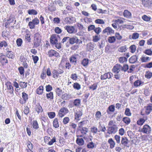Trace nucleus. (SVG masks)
I'll use <instances>...</instances> for the list:
<instances>
[{"instance_id": "47", "label": "nucleus", "mask_w": 152, "mask_h": 152, "mask_svg": "<svg viewBox=\"0 0 152 152\" xmlns=\"http://www.w3.org/2000/svg\"><path fill=\"white\" fill-rule=\"evenodd\" d=\"M139 37V34L137 33H134L132 35V39H136L138 38Z\"/></svg>"}, {"instance_id": "3", "label": "nucleus", "mask_w": 152, "mask_h": 152, "mask_svg": "<svg viewBox=\"0 0 152 152\" xmlns=\"http://www.w3.org/2000/svg\"><path fill=\"white\" fill-rule=\"evenodd\" d=\"M82 43V41L79 40L77 37L76 36H73L72 38L70 37L69 43L70 44L72 45L74 43L77 44L78 43L80 44Z\"/></svg>"}, {"instance_id": "34", "label": "nucleus", "mask_w": 152, "mask_h": 152, "mask_svg": "<svg viewBox=\"0 0 152 152\" xmlns=\"http://www.w3.org/2000/svg\"><path fill=\"white\" fill-rule=\"evenodd\" d=\"M115 38L114 36L109 37L108 38V41L110 43H113L115 41Z\"/></svg>"}, {"instance_id": "27", "label": "nucleus", "mask_w": 152, "mask_h": 152, "mask_svg": "<svg viewBox=\"0 0 152 152\" xmlns=\"http://www.w3.org/2000/svg\"><path fill=\"white\" fill-rule=\"evenodd\" d=\"M89 60L87 58L84 59L81 61V64L84 66H86L88 65Z\"/></svg>"}, {"instance_id": "60", "label": "nucleus", "mask_w": 152, "mask_h": 152, "mask_svg": "<svg viewBox=\"0 0 152 152\" xmlns=\"http://www.w3.org/2000/svg\"><path fill=\"white\" fill-rule=\"evenodd\" d=\"M32 21L34 25H37L39 23V20L37 18H36L33 19Z\"/></svg>"}, {"instance_id": "26", "label": "nucleus", "mask_w": 152, "mask_h": 152, "mask_svg": "<svg viewBox=\"0 0 152 152\" xmlns=\"http://www.w3.org/2000/svg\"><path fill=\"white\" fill-rule=\"evenodd\" d=\"M123 121L125 124H129L131 122V120L130 118L127 117L123 118Z\"/></svg>"}, {"instance_id": "2", "label": "nucleus", "mask_w": 152, "mask_h": 152, "mask_svg": "<svg viewBox=\"0 0 152 152\" xmlns=\"http://www.w3.org/2000/svg\"><path fill=\"white\" fill-rule=\"evenodd\" d=\"M59 36L56 34H53L51 35L50 39V42L53 45L56 44L58 42V40L60 39Z\"/></svg>"}, {"instance_id": "31", "label": "nucleus", "mask_w": 152, "mask_h": 152, "mask_svg": "<svg viewBox=\"0 0 152 152\" xmlns=\"http://www.w3.org/2000/svg\"><path fill=\"white\" fill-rule=\"evenodd\" d=\"M28 13L29 15H36L37 14V12L36 10L32 9L28 10Z\"/></svg>"}, {"instance_id": "15", "label": "nucleus", "mask_w": 152, "mask_h": 152, "mask_svg": "<svg viewBox=\"0 0 152 152\" xmlns=\"http://www.w3.org/2000/svg\"><path fill=\"white\" fill-rule=\"evenodd\" d=\"M65 21L69 24L72 23L74 22V18L72 17H66L65 18Z\"/></svg>"}, {"instance_id": "50", "label": "nucleus", "mask_w": 152, "mask_h": 152, "mask_svg": "<svg viewBox=\"0 0 152 152\" xmlns=\"http://www.w3.org/2000/svg\"><path fill=\"white\" fill-rule=\"evenodd\" d=\"M7 46V42L5 41H3L0 43V49H1L3 46L6 47Z\"/></svg>"}, {"instance_id": "63", "label": "nucleus", "mask_w": 152, "mask_h": 152, "mask_svg": "<svg viewBox=\"0 0 152 152\" xmlns=\"http://www.w3.org/2000/svg\"><path fill=\"white\" fill-rule=\"evenodd\" d=\"M94 31L97 35L99 34V33L101 31V29L100 27H98L97 28H95Z\"/></svg>"}, {"instance_id": "42", "label": "nucleus", "mask_w": 152, "mask_h": 152, "mask_svg": "<svg viewBox=\"0 0 152 152\" xmlns=\"http://www.w3.org/2000/svg\"><path fill=\"white\" fill-rule=\"evenodd\" d=\"M142 83V82L141 81L137 80L134 83V85L135 87H137L140 86Z\"/></svg>"}, {"instance_id": "46", "label": "nucleus", "mask_w": 152, "mask_h": 152, "mask_svg": "<svg viewBox=\"0 0 152 152\" xmlns=\"http://www.w3.org/2000/svg\"><path fill=\"white\" fill-rule=\"evenodd\" d=\"M33 128L35 129H37L39 128L38 124L37 121H34L33 124Z\"/></svg>"}, {"instance_id": "28", "label": "nucleus", "mask_w": 152, "mask_h": 152, "mask_svg": "<svg viewBox=\"0 0 152 152\" xmlns=\"http://www.w3.org/2000/svg\"><path fill=\"white\" fill-rule=\"evenodd\" d=\"M128 139L126 137H123L122 138L121 140V144L125 146L128 143Z\"/></svg>"}, {"instance_id": "8", "label": "nucleus", "mask_w": 152, "mask_h": 152, "mask_svg": "<svg viewBox=\"0 0 152 152\" xmlns=\"http://www.w3.org/2000/svg\"><path fill=\"white\" fill-rule=\"evenodd\" d=\"M68 112V110L65 107H63L61 109L58 113V115L59 117H63L66 113Z\"/></svg>"}, {"instance_id": "18", "label": "nucleus", "mask_w": 152, "mask_h": 152, "mask_svg": "<svg viewBox=\"0 0 152 152\" xmlns=\"http://www.w3.org/2000/svg\"><path fill=\"white\" fill-rule=\"evenodd\" d=\"M72 96L71 94H65L62 96V99L64 100L69 99L71 98Z\"/></svg>"}, {"instance_id": "14", "label": "nucleus", "mask_w": 152, "mask_h": 152, "mask_svg": "<svg viewBox=\"0 0 152 152\" xmlns=\"http://www.w3.org/2000/svg\"><path fill=\"white\" fill-rule=\"evenodd\" d=\"M142 3L145 7L150 6L152 4V0H142Z\"/></svg>"}, {"instance_id": "56", "label": "nucleus", "mask_w": 152, "mask_h": 152, "mask_svg": "<svg viewBox=\"0 0 152 152\" xmlns=\"http://www.w3.org/2000/svg\"><path fill=\"white\" fill-rule=\"evenodd\" d=\"M144 53L148 55H152V51L150 49L145 50L144 51Z\"/></svg>"}, {"instance_id": "23", "label": "nucleus", "mask_w": 152, "mask_h": 152, "mask_svg": "<svg viewBox=\"0 0 152 152\" xmlns=\"http://www.w3.org/2000/svg\"><path fill=\"white\" fill-rule=\"evenodd\" d=\"M53 4H58L60 6H63V3L61 2V0H51Z\"/></svg>"}, {"instance_id": "33", "label": "nucleus", "mask_w": 152, "mask_h": 152, "mask_svg": "<svg viewBox=\"0 0 152 152\" xmlns=\"http://www.w3.org/2000/svg\"><path fill=\"white\" fill-rule=\"evenodd\" d=\"M101 116V113L100 111H97L96 112L95 115V116L97 120L99 119Z\"/></svg>"}, {"instance_id": "21", "label": "nucleus", "mask_w": 152, "mask_h": 152, "mask_svg": "<svg viewBox=\"0 0 152 152\" xmlns=\"http://www.w3.org/2000/svg\"><path fill=\"white\" fill-rule=\"evenodd\" d=\"M44 88L43 86H41L37 89L36 92L37 94L39 95H41L43 93Z\"/></svg>"}, {"instance_id": "52", "label": "nucleus", "mask_w": 152, "mask_h": 152, "mask_svg": "<svg viewBox=\"0 0 152 152\" xmlns=\"http://www.w3.org/2000/svg\"><path fill=\"white\" fill-rule=\"evenodd\" d=\"M129 48L131 50V52L133 53L135 51L136 47L134 45H132Z\"/></svg>"}, {"instance_id": "32", "label": "nucleus", "mask_w": 152, "mask_h": 152, "mask_svg": "<svg viewBox=\"0 0 152 152\" xmlns=\"http://www.w3.org/2000/svg\"><path fill=\"white\" fill-rule=\"evenodd\" d=\"M46 97L48 99H53V92H50L46 94Z\"/></svg>"}, {"instance_id": "49", "label": "nucleus", "mask_w": 152, "mask_h": 152, "mask_svg": "<svg viewBox=\"0 0 152 152\" xmlns=\"http://www.w3.org/2000/svg\"><path fill=\"white\" fill-rule=\"evenodd\" d=\"M0 59L1 61L5 63H7V60L4 55H1L0 56Z\"/></svg>"}, {"instance_id": "25", "label": "nucleus", "mask_w": 152, "mask_h": 152, "mask_svg": "<svg viewBox=\"0 0 152 152\" xmlns=\"http://www.w3.org/2000/svg\"><path fill=\"white\" fill-rule=\"evenodd\" d=\"M73 104L75 106L78 107L80 105V99H75L73 102Z\"/></svg>"}, {"instance_id": "20", "label": "nucleus", "mask_w": 152, "mask_h": 152, "mask_svg": "<svg viewBox=\"0 0 152 152\" xmlns=\"http://www.w3.org/2000/svg\"><path fill=\"white\" fill-rule=\"evenodd\" d=\"M124 15L125 17L129 18L131 16V13L129 11L127 10H125L124 12Z\"/></svg>"}, {"instance_id": "24", "label": "nucleus", "mask_w": 152, "mask_h": 152, "mask_svg": "<svg viewBox=\"0 0 152 152\" xmlns=\"http://www.w3.org/2000/svg\"><path fill=\"white\" fill-rule=\"evenodd\" d=\"M94 45L91 43H89L87 45V50L88 51H91V50H94Z\"/></svg>"}, {"instance_id": "54", "label": "nucleus", "mask_w": 152, "mask_h": 152, "mask_svg": "<svg viewBox=\"0 0 152 152\" xmlns=\"http://www.w3.org/2000/svg\"><path fill=\"white\" fill-rule=\"evenodd\" d=\"M54 31L57 34H60L62 32V30L59 27H56L54 29Z\"/></svg>"}, {"instance_id": "11", "label": "nucleus", "mask_w": 152, "mask_h": 152, "mask_svg": "<svg viewBox=\"0 0 152 152\" xmlns=\"http://www.w3.org/2000/svg\"><path fill=\"white\" fill-rule=\"evenodd\" d=\"M48 55L49 57H52L55 56L56 57H59V54L56 51L52 50H49L48 51Z\"/></svg>"}, {"instance_id": "44", "label": "nucleus", "mask_w": 152, "mask_h": 152, "mask_svg": "<svg viewBox=\"0 0 152 152\" xmlns=\"http://www.w3.org/2000/svg\"><path fill=\"white\" fill-rule=\"evenodd\" d=\"M140 59L142 62H146L150 60V58L149 57H145L144 56H142Z\"/></svg>"}, {"instance_id": "48", "label": "nucleus", "mask_w": 152, "mask_h": 152, "mask_svg": "<svg viewBox=\"0 0 152 152\" xmlns=\"http://www.w3.org/2000/svg\"><path fill=\"white\" fill-rule=\"evenodd\" d=\"M22 97L24 100L25 101V103L26 100L28 99V95L25 92H23L22 93Z\"/></svg>"}, {"instance_id": "12", "label": "nucleus", "mask_w": 152, "mask_h": 152, "mask_svg": "<svg viewBox=\"0 0 152 152\" xmlns=\"http://www.w3.org/2000/svg\"><path fill=\"white\" fill-rule=\"evenodd\" d=\"M83 115L82 110H80L76 111L75 113V119L79 120V118Z\"/></svg>"}, {"instance_id": "57", "label": "nucleus", "mask_w": 152, "mask_h": 152, "mask_svg": "<svg viewBox=\"0 0 152 152\" xmlns=\"http://www.w3.org/2000/svg\"><path fill=\"white\" fill-rule=\"evenodd\" d=\"M145 122V120L143 119V118H141L137 121V124L138 125H142L144 124Z\"/></svg>"}, {"instance_id": "10", "label": "nucleus", "mask_w": 152, "mask_h": 152, "mask_svg": "<svg viewBox=\"0 0 152 152\" xmlns=\"http://www.w3.org/2000/svg\"><path fill=\"white\" fill-rule=\"evenodd\" d=\"M113 75V74L111 72H109L105 73L103 75H102L101 79L102 80L106 79L107 78L110 79Z\"/></svg>"}, {"instance_id": "45", "label": "nucleus", "mask_w": 152, "mask_h": 152, "mask_svg": "<svg viewBox=\"0 0 152 152\" xmlns=\"http://www.w3.org/2000/svg\"><path fill=\"white\" fill-rule=\"evenodd\" d=\"M95 22L97 24H104V21L102 19H97L95 20Z\"/></svg>"}, {"instance_id": "58", "label": "nucleus", "mask_w": 152, "mask_h": 152, "mask_svg": "<svg viewBox=\"0 0 152 152\" xmlns=\"http://www.w3.org/2000/svg\"><path fill=\"white\" fill-rule=\"evenodd\" d=\"M48 115L50 118H53L55 116V113L54 112H48Z\"/></svg>"}, {"instance_id": "39", "label": "nucleus", "mask_w": 152, "mask_h": 152, "mask_svg": "<svg viewBox=\"0 0 152 152\" xmlns=\"http://www.w3.org/2000/svg\"><path fill=\"white\" fill-rule=\"evenodd\" d=\"M91 132L94 133V134H96L97 133V132H100V130L98 131L97 128L95 126H93L92 127L91 129Z\"/></svg>"}, {"instance_id": "30", "label": "nucleus", "mask_w": 152, "mask_h": 152, "mask_svg": "<svg viewBox=\"0 0 152 152\" xmlns=\"http://www.w3.org/2000/svg\"><path fill=\"white\" fill-rule=\"evenodd\" d=\"M120 67H113L112 71L115 74H118L121 69Z\"/></svg>"}, {"instance_id": "40", "label": "nucleus", "mask_w": 152, "mask_h": 152, "mask_svg": "<svg viewBox=\"0 0 152 152\" xmlns=\"http://www.w3.org/2000/svg\"><path fill=\"white\" fill-rule=\"evenodd\" d=\"M126 46H122L120 47L118 49V51L121 52H125L126 50Z\"/></svg>"}, {"instance_id": "62", "label": "nucleus", "mask_w": 152, "mask_h": 152, "mask_svg": "<svg viewBox=\"0 0 152 152\" xmlns=\"http://www.w3.org/2000/svg\"><path fill=\"white\" fill-rule=\"evenodd\" d=\"M17 45L18 46H20L22 43V40L20 38H18L16 40Z\"/></svg>"}, {"instance_id": "36", "label": "nucleus", "mask_w": 152, "mask_h": 152, "mask_svg": "<svg viewBox=\"0 0 152 152\" xmlns=\"http://www.w3.org/2000/svg\"><path fill=\"white\" fill-rule=\"evenodd\" d=\"M73 87L75 89H76L77 90H79L81 88L80 85L77 83H74Z\"/></svg>"}, {"instance_id": "38", "label": "nucleus", "mask_w": 152, "mask_h": 152, "mask_svg": "<svg viewBox=\"0 0 152 152\" xmlns=\"http://www.w3.org/2000/svg\"><path fill=\"white\" fill-rule=\"evenodd\" d=\"M93 40L94 42H97L100 39V36H98L97 35H96L95 36H93Z\"/></svg>"}, {"instance_id": "13", "label": "nucleus", "mask_w": 152, "mask_h": 152, "mask_svg": "<svg viewBox=\"0 0 152 152\" xmlns=\"http://www.w3.org/2000/svg\"><path fill=\"white\" fill-rule=\"evenodd\" d=\"M145 112L146 115H149L152 110V104L150 103L148 104L145 107Z\"/></svg>"}, {"instance_id": "51", "label": "nucleus", "mask_w": 152, "mask_h": 152, "mask_svg": "<svg viewBox=\"0 0 152 152\" xmlns=\"http://www.w3.org/2000/svg\"><path fill=\"white\" fill-rule=\"evenodd\" d=\"M70 37H64L62 39L61 42L62 43H64L66 42H69Z\"/></svg>"}, {"instance_id": "43", "label": "nucleus", "mask_w": 152, "mask_h": 152, "mask_svg": "<svg viewBox=\"0 0 152 152\" xmlns=\"http://www.w3.org/2000/svg\"><path fill=\"white\" fill-rule=\"evenodd\" d=\"M97 86V85L96 83H94L93 85L89 87V89H92V90L94 91L96 89Z\"/></svg>"}, {"instance_id": "9", "label": "nucleus", "mask_w": 152, "mask_h": 152, "mask_svg": "<svg viewBox=\"0 0 152 152\" xmlns=\"http://www.w3.org/2000/svg\"><path fill=\"white\" fill-rule=\"evenodd\" d=\"M47 140H48L49 141L48 142L47 141L48 144L50 145H52L53 143L56 142V138L55 137H53L52 139H50V137L46 136L44 139V141L46 143Z\"/></svg>"}, {"instance_id": "4", "label": "nucleus", "mask_w": 152, "mask_h": 152, "mask_svg": "<svg viewBox=\"0 0 152 152\" xmlns=\"http://www.w3.org/2000/svg\"><path fill=\"white\" fill-rule=\"evenodd\" d=\"M107 133L109 134L115 133L117 131V128L115 125L107 127Z\"/></svg>"}, {"instance_id": "61", "label": "nucleus", "mask_w": 152, "mask_h": 152, "mask_svg": "<svg viewBox=\"0 0 152 152\" xmlns=\"http://www.w3.org/2000/svg\"><path fill=\"white\" fill-rule=\"evenodd\" d=\"M119 61L120 63H123L125 61H127V59L125 57H120L119 58Z\"/></svg>"}, {"instance_id": "7", "label": "nucleus", "mask_w": 152, "mask_h": 152, "mask_svg": "<svg viewBox=\"0 0 152 152\" xmlns=\"http://www.w3.org/2000/svg\"><path fill=\"white\" fill-rule=\"evenodd\" d=\"M151 128L147 124L144 125L141 130L142 132L146 134H149L151 133Z\"/></svg>"}, {"instance_id": "17", "label": "nucleus", "mask_w": 152, "mask_h": 152, "mask_svg": "<svg viewBox=\"0 0 152 152\" xmlns=\"http://www.w3.org/2000/svg\"><path fill=\"white\" fill-rule=\"evenodd\" d=\"M6 55L9 58H13L15 57L13 53L11 51H8L7 52H6Z\"/></svg>"}, {"instance_id": "55", "label": "nucleus", "mask_w": 152, "mask_h": 152, "mask_svg": "<svg viewBox=\"0 0 152 152\" xmlns=\"http://www.w3.org/2000/svg\"><path fill=\"white\" fill-rule=\"evenodd\" d=\"M142 18L145 21H149L151 19L150 17H148L146 15H144L142 17Z\"/></svg>"}, {"instance_id": "22", "label": "nucleus", "mask_w": 152, "mask_h": 152, "mask_svg": "<svg viewBox=\"0 0 152 152\" xmlns=\"http://www.w3.org/2000/svg\"><path fill=\"white\" fill-rule=\"evenodd\" d=\"M108 142L110 144V148H113L115 146V143L112 138L109 139Z\"/></svg>"}, {"instance_id": "19", "label": "nucleus", "mask_w": 152, "mask_h": 152, "mask_svg": "<svg viewBox=\"0 0 152 152\" xmlns=\"http://www.w3.org/2000/svg\"><path fill=\"white\" fill-rule=\"evenodd\" d=\"M137 60V58L136 56L134 55L132 56L129 59V62L131 63H134Z\"/></svg>"}, {"instance_id": "64", "label": "nucleus", "mask_w": 152, "mask_h": 152, "mask_svg": "<svg viewBox=\"0 0 152 152\" xmlns=\"http://www.w3.org/2000/svg\"><path fill=\"white\" fill-rule=\"evenodd\" d=\"M45 87L46 91L47 92L51 91L53 89L52 86L50 85L46 86Z\"/></svg>"}, {"instance_id": "1", "label": "nucleus", "mask_w": 152, "mask_h": 152, "mask_svg": "<svg viewBox=\"0 0 152 152\" xmlns=\"http://www.w3.org/2000/svg\"><path fill=\"white\" fill-rule=\"evenodd\" d=\"M34 47L37 48L39 46L41 42V37L38 33L34 34Z\"/></svg>"}, {"instance_id": "16", "label": "nucleus", "mask_w": 152, "mask_h": 152, "mask_svg": "<svg viewBox=\"0 0 152 152\" xmlns=\"http://www.w3.org/2000/svg\"><path fill=\"white\" fill-rule=\"evenodd\" d=\"M35 110L38 114L43 111L41 106L39 103L37 104L36 105Z\"/></svg>"}, {"instance_id": "37", "label": "nucleus", "mask_w": 152, "mask_h": 152, "mask_svg": "<svg viewBox=\"0 0 152 152\" xmlns=\"http://www.w3.org/2000/svg\"><path fill=\"white\" fill-rule=\"evenodd\" d=\"M88 129L86 127H83L80 130L81 133L83 135L86 134L88 132Z\"/></svg>"}, {"instance_id": "5", "label": "nucleus", "mask_w": 152, "mask_h": 152, "mask_svg": "<svg viewBox=\"0 0 152 152\" xmlns=\"http://www.w3.org/2000/svg\"><path fill=\"white\" fill-rule=\"evenodd\" d=\"M79 56L78 55L72 56L69 59L70 62L75 65L78 62V57Z\"/></svg>"}, {"instance_id": "29", "label": "nucleus", "mask_w": 152, "mask_h": 152, "mask_svg": "<svg viewBox=\"0 0 152 152\" xmlns=\"http://www.w3.org/2000/svg\"><path fill=\"white\" fill-rule=\"evenodd\" d=\"M76 142L77 143L80 145H83L84 143V141L82 138H77Z\"/></svg>"}, {"instance_id": "6", "label": "nucleus", "mask_w": 152, "mask_h": 152, "mask_svg": "<svg viewBox=\"0 0 152 152\" xmlns=\"http://www.w3.org/2000/svg\"><path fill=\"white\" fill-rule=\"evenodd\" d=\"M64 28L69 34H74L76 32L75 27L73 26H66L64 27Z\"/></svg>"}, {"instance_id": "59", "label": "nucleus", "mask_w": 152, "mask_h": 152, "mask_svg": "<svg viewBox=\"0 0 152 152\" xmlns=\"http://www.w3.org/2000/svg\"><path fill=\"white\" fill-rule=\"evenodd\" d=\"M125 114L126 115L128 116H131V113L130 112V110L128 108H126L125 111Z\"/></svg>"}, {"instance_id": "41", "label": "nucleus", "mask_w": 152, "mask_h": 152, "mask_svg": "<svg viewBox=\"0 0 152 152\" xmlns=\"http://www.w3.org/2000/svg\"><path fill=\"white\" fill-rule=\"evenodd\" d=\"M56 94L58 96H60L61 94L63 93L62 90L60 89L59 88H57L56 89Z\"/></svg>"}, {"instance_id": "35", "label": "nucleus", "mask_w": 152, "mask_h": 152, "mask_svg": "<svg viewBox=\"0 0 152 152\" xmlns=\"http://www.w3.org/2000/svg\"><path fill=\"white\" fill-rule=\"evenodd\" d=\"M53 126L56 128H57L59 126L58 119L56 118H55L53 121Z\"/></svg>"}, {"instance_id": "53", "label": "nucleus", "mask_w": 152, "mask_h": 152, "mask_svg": "<svg viewBox=\"0 0 152 152\" xmlns=\"http://www.w3.org/2000/svg\"><path fill=\"white\" fill-rule=\"evenodd\" d=\"M145 76V77L147 79H150L152 77V73L151 72H147Z\"/></svg>"}]
</instances>
